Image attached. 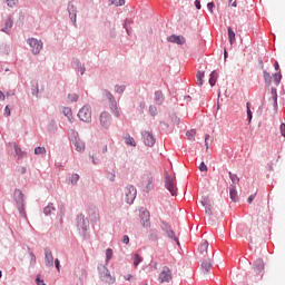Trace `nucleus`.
<instances>
[{
	"label": "nucleus",
	"instance_id": "obj_2",
	"mask_svg": "<svg viewBox=\"0 0 285 285\" xmlns=\"http://www.w3.org/2000/svg\"><path fill=\"white\" fill-rule=\"evenodd\" d=\"M69 135V141L71 146H73L75 150L77 153H83L86 150V142L82 141L81 138H79V132H77L75 129H70L68 131Z\"/></svg>",
	"mask_w": 285,
	"mask_h": 285
},
{
	"label": "nucleus",
	"instance_id": "obj_13",
	"mask_svg": "<svg viewBox=\"0 0 285 285\" xmlns=\"http://www.w3.org/2000/svg\"><path fill=\"white\" fill-rule=\"evenodd\" d=\"M71 66L76 72H80L81 76L86 75V66L78 58H73Z\"/></svg>",
	"mask_w": 285,
	"mask_h": 285
},
{
	"label": "nucleus",
	"instance_id": "obj_39",
	"mask_svg": "<svg viewBox=\"0 0 285 285\" xmlns=\"http://www.w3.org/2000/svg\"><path fill=\"white\" fill-rule=\"evenodd\" d=\"M149 115H150L151 117H157V115H158L157 106H155V105H150V106H149Z\"/></svg>",
	"mask_w": 285,
	"mask_h": 285
},
{
	"label": "nucleus",
	"instance_id": "obj_11",
	"mask_svg": "<svg viewBox=\"0 0 285 285\" xmlns=\"http://www.w3.org/2000/svg\"><path fill=\"white\" fill-rule=\"evenodd\" d=\"M141 137L144 139V144L145 146H149V148H153V146H155V136H153V132L150 131H141Z\"/></svg>",
	"mask_w": 285,
	"mask_h": 285
},
{
	"label": "nucleus",
	"instance_id": "obj_56",
	"mask_svg": "<svg viewBox=\"0 0 285 285\" xmlns=\"http://www.w3.org/2000/svg\"><path fill=\"white\" fill-rule=\"evenodd\" d=\"M271 91H272V99H277V88L272 87Z\"/></svg>",
	"mask_w": 285,
	"mask_h": 285
},
{
	"label": "nucleus",
	"instance_id": "obj_45",
	"mask_svg": "<svg viewBox=\"0 0 285 285\" xmlns=\"http://www.w3.org/2000/svg\"><path fill=\"white\" fill-rule=\"evenodd\" d=\"M110 110L115 115V117H121V114L119 112V109L117 108V102H116L115 107L110 106Z\"/></svg>",
	"mask_w": 285,
	"mask_h": 285
},
{
	"label": "nucleus",
	"instance_id": "obj_24",
	"mask_svg": "<svg viewBox=\"0 0 285 285\" xmlns=\"http://www.w3.org/2000/svg\"><path fill=\"white\" fill-rule=\"evenodd\" d=\"M58 217H60V222H63V217H66V205L63 203L58 204Z\"/></svg>",
	"mask_w": 285,
	"mask_h": 285
},
{
	"label": "nucleus",
	"instance_id": "obj_47",
	"mask_svg": "<svg viewBox=\"0 0 285 285\" xmlns=\"http://www.w3.org/2000/svg\"><path fill=\"white\" fill-rule=\"evenodd\" d=\"M77 181H79V174H72V175H71V180H70V183H71L73 186H77Z\"/></svg>",
	"mask_w": 285,
	"mask_h": 285
},
{
	"label": "nucleus",
	"instance_id": "obj_50",
	"mask_svg": "<svg viewBox=\"0 0 285 285\" xmlns=\"http://www.w3.org/2000/svg\"><path fill=\"white\" fill-rule=\"evenodd\" d=\"M4 1L9 8H14V6L19 3V0H4Z\"/></svg>",
	"mask_w": 285,
	"mask_h": 285
},
{
	"label": "nucleus",
	"instance_id": "obj_28",
	"mask_svg": "<svg viewBox=\"0 0 285 285\" xmlns=\"http://www.w3.org/2000/svg\"><path fill=\"white\" fill-rule=\"evenodd\" d=\"M124 139H125V144H126L127 146H132V147L137 146V142L135 141V138H132V137L130 136V134H126L125 137H124Z\"/></svg>",
	"mask_w": 285,
	"mask_h": 285
},
{
	"label": "nucleus",
	"instance_id": "obj_55",
	"mask_svg": "<svg viewBox=\"0 0 285 285\" xmlns=\"http://www.w3.org/2000/svg\"><path fill=\"white\" fill-rule=\"evenodd\" d=\"M55 266H56V268H57V271L59 273L61 271V262L59 261V258L55 259Z\"/></svg>",
	"mask_w": 285,
	"mask_h": 285
},
{
	"label": "nucleus",
	"instance_id": "obj_15",
	"mask_svg": "<svg viewBox=\"0 0 285 285\" xmlns=\"http://www.w3.org/2000/svg\"><path fill=\"white\" fill-rule=\"evenodd\" d=\"M253 271L255 275H262V271H264V261L262 258L254 261Z\"/></svg>",
	"mask_w": 285,
	"mask_h": 285
},
{
	"label": "nucleus",
	"instance_id": "obj_17",
	"mask_svg": "<svg viewBox=\"0 0 285 285\" xmlns=\"http://www.w3.org/2000/svg\"><path fill=\"white\" fill-rule=\"evenodd\" d=\"M140 219L145 228H148V226H150V213L148 210H144L140 213Z\"/></svg>",
	"mask_w": 285,
	"mask_h": 285
},
{
	"label": "nucleus",
	"instance_id": "obj_59",
	"mask_svg": "<svg viewBox=\"0 0 285 285\" xmlns=\"http://www.w3.org/2000/svg\"><path fill=\"white\" fill-rule=\"evenodd\" d=\"M10 115H11L10 106L7 105L4 108V117H10Z\"/></svg>",
	"mask_w": 285,
	"mask_h": 285
},
{
	"label": "nucleus",
	"instance_id": "obj_46",
	"mask_svg": "<svg viewBox=\"0 0 285 285\" xmlns=\"http://www.w3.org/2000/svg\"><path fill=\"white\" fill-rule=\"evenodd\" d=\"M112 259V248L106 249V262H110Z\"/></svg>",
	"mask_w": 285,
	"mask_h": 285
},
{
	"label": "nucleus",
	"instance_id": "obj_3",
	"mask_svg": "<svg viewBox=\"0 0 285 285\" xmlns=\"http://www.w3.org/2000/svg\"><path fill=\"white\" fill-rule=\"evenodd\" d=\"M164 177H165V188H167L171 197H177V180L175 179V176L168 174V171H165Z\"/></svg>",
	"mask_w": 285,
	"mask_h": 285
},
{
	"label": "nucleus",
	"instance_id": "obj_14",
	"mask_svg": "<svg viewBox=\"0 0 285 285\" xmlns=\"http://www.w3.org/2000/svg\"><path fill=\"white\" fill-rule=\"evenodd\" d=\"M167 41L169 43H176L177 46H184V43H186V38L184 36L171 35L167 37Z\"/></svg>",
	"mask_w": 285,
	"mask_h": 285
},
{
	"label": "nucleus",
	"instance_id": "obj_20",
	"mask_svg": "<svg viewBox=\"0 0 285 285\" xmlns=\"http://www.w3.org/2000/svg\"><path fill=\"white\" fill-rule=\"evenodd\" d=\"M13 148L18 159H23V157L28 156V154L23 151L19 145H17V142L13 144Z\"/></svg>",
	"mask_w": 285,
	"mask_h": 285
},
{
	"label": "nucleus",
	"instance_id": "obj_43",
	"mask_svg": "<svg viewBox=\"0 0 285 285\" xmlns=\"http://www.w3.org/2000/svg\"><path fill=\"white\" fill-rule=\"evenodd\" d=\"M116 175H115V171H107L106 174V178L109 180V181H115L116 179Z\"/></svg>",
	"mask_w": 285,
	"mask_h": 285
},
{
	"label": "nucleus",
	"instance_id": "obj_64",
	"mask_svg": "<svg viewBox=\"0 0 285 285\" xmlns=\"http://www.w3.org/2000/svg\"><path fill=\"white\" fill-rule=\"evenodd\" d=\"M253 202H255V195H250V196L247 198V203H248V204H253Z\"/></svg>",
	"mask_w": 285,
	"mask_h": 285
},
{
	"label": "nucleus",
	"instance_id": "obj_23",
	"mask_svg": "<svg viewBox=\"0 0 285 285\" xmlns=\"http://www.w3.org/2000/svg\"><path fill=\"white\" fill-rule=\"evenodd\" d=\"M55 210H57V208L55 207V204L49 203V204L43 208V215H46V217H49V215H52V213H55Z\"/></svg>",
	"mask_w": 285,
	"mask_h": 285
},
{
	"label": "nucleus",
	"instance_id": "obj_8",
	"mask_svg": "<svg viewBox=\"0 0 285 285\" xmlns=\"http://www.w3.org/2000/svg\"><path fill=\"white\" fill-rule=\"evenodd\" d=\"M28 43L31 48L32 55H39L43 48V42H41V40H37V38H29Z\"/></svg>",
	"mask_w": 285,
	"mask_h": 285
},
{
	"label": "nucleus",
	"instance_id": "obj_19",
	"mask_svg": "<svg viewBox=\"0 0 285 285\" xmlns=\"http://www.w3.org/2000/svg\"><path fill=\"white\" fill-rule=\"evenodd\" d=\"M229 197L234 203L239 202V196H237V186L235 185L229 186Z\"/></svg>",
	"mask_w": 285,
	"mask_h": 285
},
{
	"label": "nucleus",
	"instance_id": "obj_62",
	"mask_svg": "<svg viewBox=\"0 0 285 285\" xmlns=\"http://www.w3.org/2000/svg\"><path fill=\"white\" fill-rule=\"evenodd\" d=\"M36 284H37V285H46V283L43 282V279H41V277H39V276L36 277Z\"/></svg>",
	"mask_w": 285,
	"mask_h": 285
},
{
	"label": "nucleus",
	"instance_id": "obj_42",
	"mask_svg": "<svg viewBox=\"0 0 285 285\" xmlns=\"http://www.w3.org/2000/svg\"><path fill=\"white\" fill-rule=\"evenodd\" d=\"M170 229H173V227H170V225H168V223L166 222H161V230H164V233H168Z\"/></svg>",
	"mask_w": 285,
	"mask_h": 285
},
{
	"label": "nucleus",
	"instance_id": "obj_54",
	"mask_svg": "<svg viewBox=\"0 0 285 285\" xmlns=\"http://www.w3.org/2000/svg\"><path fill=\"white\" fill-rule=\"evenodd\" d=\"M214 8H215V2H208L207 3V10L210 12V14H213Z\"/></svg>",
	"mask_w": 285,
	"mask_h": 285
},
{
	"label": "nucleus",
	"instance_id": "obj_33",
	"mask_svg": "<svg viewBox=\"0 0 285 285\" xmlns=\"http://www.w3.org/2000/svg\"><path fill=\"white\" fill-rule=\"evenodd\" d=\"M149 239H150V242H157V239H159V234H158L157 229H150Z\"/></svg>",
	"mask_w": 285,
	"mask_h": 285
},
{
	"label": "nucleus",
	"instance_id": "obj_61",
	"mask_svg": "<svg viewBox=\"0 0 285 285\" xmlns=\"http://www.w3.org/2000/svg\"><path fill=\"white\" fill-rule=\"evenodd\" d=\"M194 6H195L196 10H202V1L195 0Z\"/></svg>",
	"mask_w": 285,
	"mask_h": 285
},
{
	"label": "nucleus",
	"instance_id": "obj_51",
	"mask_svg": "<svg viewBox=\"0 0 285 285\" xmlns=\"http://www.w3.org/2000/svg\"><path fill=\"white\" fill-rule=\"evenodd\" d=\"M198 169L200 173H208V166H206V163L202 161Z\"/></svg>",
	"mask_w": 285,
	"mask_h": 285
},
{
	"label": "nucleus",
	"instance_id": "obj_58",
	"mask_svg": "<svg viewBox=\"0 0 285 285\" xmlns=\"http://www.w3.org/2000/svg\"><path fill=\"white\" fill-rule=\"evenodd\" d=\"M279 131H281L282 137H285V124L284 122L281 124Z\"/></svg>",
	"mask_w": 285,
	"mask_h": 285
},
{
	"label": "nucleus",
	"instance_id": "obj_9",
	"mask_svg": "<svg viewBox=\"0 0 285 285\" xmlns=\"http://www.w3.org/2000/svg\"><path fill=\"white\" fill-rule=\"evenodd\" d=\"M111 124H112V116L110 115V112L102 111L100 114V126H102L105 130H108Z\"/></svg>",
	"mask_w": 285,
	"mask_h": 285
},
{
	"label": "nucleus",
	"instance_id": "obj_25",
	"mask_svg": "<svg viewBox=\"0 0 285 285\" xmlns=\"http://www.w3.org/2000/svg\"><path fill=\"white\" fill-rule=\"evenodd\" d=\"M198 253H200V255H204V257H206V254L208 253V240H204L198 246ZM204 253H206V254H204Z\"/></svg>",
	"mask_w": 285,
	"mask_h": 285
},
{
	"label": "nucleus",
	"instance_id": "obj_18",
	"mask_svg": "<svg viewBox=\"0 0 285 285\" xmlns=\"http://www.w3.org/2000/svg\"><path fill=\"white\" fill-rule=\"evenodd\" d=\"M102 95H104V97H106L108 99L109 106L115 108V106L117 104V100L115 99V96H112V94L108 89L102 90Z\"/></svg>",
	"mask_w": 285,
	"mask_h": 285
},
{
	"label": "nucleus",
	"instance_id": "obj_31",
	"mask_svg": "<svg viewBox=\"0 0 285 285\" xmlns=\"http://www.w3.org/2000/svg\"><path fill=\"white\" fill-rule=\"evenodd\" d=\"M228 176L233 184L232 186H237V184H239V177L237 176V174H233V171H228Z\"/></svg>",
	"mask_w": 285,
	"mask_h": 285
},
{
	"label": "nucleus",
	"instance_id": "obj_36",
	"mask_svg": "<svg viewBox=\"0 0 285 285\" xmlns=\"http://www.w3.org/2000/svg\"><path fill=\"white\" fill-rule=\"evenodd\" d=\"M125 91H126V85L115 86V92H117L118 95H124Z\"/></svg>",
	"mask_w": 285,
	"mask_h": 285
},
{
	"label": "nucleus",
	"instance_id": "obj_53",
	"mask_svg": "<svg viewBox=\"0 0 285 285\" xmlns=\"http://www.w3.org/2000/svg\"><path fill=\"white\" fill-rule=\"evenodd\" d=\"M114 6H126V0H112Z\"/></svg>",
	"mask_w": 285,
	"mask_h": 285
},
{
	"label": "nucleus",
	"instance_id": "obj_29",
	"mask_svg": "<svg viewBox=\"0 0 285 285\" xmlns=\"http://www.w3.org/2000/svg\"><path fill=\"white\" fill-rule=\"evenodd\" d=\"M227 35H228L229 43L230 46H233V43H235L236 41V38H235V31L233 30L232 27H227Z\"/></svg>",
	"mask_w": 285,
	"mask_h": 285
},
{
	"label": "nucleus",
	"instance_id": "obj_21",
	"mask_svg": "<svg viewBox=\"0 0 285 285\" xmlns=\"http://www.w3.org/2000/svg\"><path fill=\"white\" fill-rule=\"evenodd\" d=\"M263 77L265 80L266 88H271V85L273 83V76H271V72L263 70Z\"/></svg>",
	"mask_w": 285,
	"mask_h": 285
},
{
	"label": "nucleus",
	"instance_id": "obj_52",
	"mask_svg": "<svg viewBox=\"0 0 285 285\" xmlns=\"http://www.w3.org/2000/svg\"><path fill=\"white\" fill-rule=\"evenodd\" d=\"M67 10H68V12H77V7H75V4L72 2H69Z\"/></svg>",
	"mask_w": 285,
	"mask_h": 285
},
{
	"label": "nucleus",
	"instance_id": "obj_7",
	"mask_svg": "<svg viewBox=\"0 0 285 285\" xmlns=\"http://www.w3.org/2000/svg\"><path fill=\"white\" fill-rule=\"evenodd\" d=\"M89 222L88 218H86V216H83V214H79L76 217V226L78 228V230H81L82 233H86V230H88V226H89Z\"/></svg>",
	"mask_w": 285,
	"mask_h": 285
},
{
	"label": "nucleus",
	"instance_id": "obj_10",
	"mask_svg": "<svg viewBox=\"0 0 285 285\" xmlns=\"http://www.w3.org/2000/svg\"><path fill=\"white\" fill-rule=\"evenodd\" d=\"M158 279L160 284H164L165 282H170V279H173V272H170V267L164 266Z\"/></svg>",
	"mask_w": 285,
	"mask_h": 285
},
{
	"label": "nucleus",
	"instance_id": "obj_16",
	"mask_svg": "<svg viewBox=\"0 0 285 285\" xmlns=\"http://www.w3.org/2000/svg\"><path fill=\"white\" fill-rule=\"evenodd\" d=\"M154 100L157 106H163L166 101V96H164V91L157 90L154 94Z\"/></svg>",
	"mask_w": 285,
	"mask_h": 285
},
{
	"label": "nucleus",
	"instance_id": "obj_4",
	"mask_svg": "<svg viewBox=\"0 0 285 285\" xmlns=\"http://www.w3.org/2000/svg\"><path fill=\"white\" fill-rule=\"evenodd\" d=\"M135 199H137V188L134 185H127L125 187V202L126 204H135Z\"/></svg>",
	"mask_w": 285,
	"mask_h": 285
},
{
	"label": "nucleus",
	"instance_id": "obj_35",
	"mask_svg": "<svg viewBox=\"0 0 285 285\" xmlns=\"http://www.w3.org/2000/svg\"><path fill=\"white\" fill-rule=\"evenodd\" d=\"M167 237H169V239H174V242H176L179 245V238H177V236H175V230L170 229L168 232H166Z\"/></svg>",
	"mask_w": 285,
	"mask_h": 285
},
{
	"label": "nucleus",
	"instance_id": "obj_44",
	"mask_svg": "<svg viewBox=\"0 0 285 285\" xmlns=\"http://www.w3.org/2000/svg\"><path fill=\"white\" fill-rule=\"evenodd\" d=\"M35 155H46V148L45 147H36Z\"/></svg>",
	"mask_w": 285,
	"mask_h": 285
},
{
	"label": "nucleus",
	"instance_id": "obj_40",
	"mask_svg": "<svg viewBox=\"0 0 285 285\" xmlns=\"http://www.w3.org/2000/svg\"><path fill=\"white\" fill-rule=\"evenodd\" d=\"M69 19L75 26V28H77V12H69Z\"/></svg>",
	"mask_w": 285,
	"mask_h": 285
},
{
	"label": "nucleus",
	"instance_id": "obj_32",
	"mask_svg": "<svg viewBox=\"0 0 285 285\" xmlns=\"http://www.w3.org/2000/svg\"><path fill=\"white\" fill-rule=\"evenodd\" d=\"M132 259L135 268H137V266H139L141 262H144V258L137 253L132 255Z\"/></svg>",
	"mask_w": 285,
	"mask_h": 285
},
{
	"label": "nucleus",
	"instance_id": "obj_63",
	"mask_svg": "<svg viewBox=\"0 0 285 285\" xmlns=\"http://www.w3.org/2000/svg\"><path fill=\"white\" fill-rule=\"evenodd\" d=\"M186 136L188 137V139H193V137H195V130L187 131Z\"/></svg>",
	"mask_w": 285,
	"mask_h": 285
},
{
	"label": "nucleus",
	"instance_id": "obj_48",
	"mask_svg": "<svg viewBox=\"0 0 285 285\" xmlns=\"http://www.w3.org/2000/svg\"><path fill=\"white\" fill-rule=\"evenodd\" d=\"M68 99H70V101H72V102H77V101H79V95H77V94H69L68 95Z\"/></svg>",
	"mask_w": 285,
	"mask_h": 285
},
{
	"label": "nucleus",
	"instance_id": "obj_5",
	"mask_svg": "<svg viewBox=\"0 0 285 285\" xmlns=\"http://www.w3.org/2000/svg\"><path fill=\"white\" fill-rule=\"evenodd\" d=\"M78 117L80 121H85L86 124H90L92 121V110L90 109V106L86 105L83 106L79 112Z\"/></svg>",
	"mask_w": 285,
	"mask_h": 285
},
{
	"label": "nucleus",
	"instance_id": "obj_27",
	"mask_svg": "<svg viewBox=\"0 0 285 285\" xmlns=\"http://www.w3.org/2000/svg\"><path fill=\"white\" fill-rule=\"evenodd\" d=\"M200 266L204 273H210V269L213 268V263H210V261H204Z\"/></svg>",
	"mask_w": 285,
	"mask_h": 285
},
{
	"label": "nucleus",
	"instance_id": "obj_60",
	"mask_svg": "<svg viewBox=\"0 0 285 285\" xmlns=\"http://www.w3.org/2000/svg\"><path fill=\"white\" fill-rule=\"evenodd\" d=\"M121 242L122 244H130V237H128V235H124Z\"/></svg>",
	"mask_w": 285,
	"mask_h": 285
},
{
	"label": "nucleus",
	"instance_id": "obj_6",
	"mask_svg": "<svg viewBox=\"0 0 285 285\" xmlns=\"http://www.w3.org/2000/svg\"><path fill=\"white\" fill-rule=\"evenodd\" d=\"M99 275L101 282H106V284H115V278L110 275V271H108L107 266L98 267Z\"/></svg>",
	"mask_w": 285,
	"mask_h": 285
},
{
	"label": "nucleus",
	"instance_id": "obj_41",
	"mask_svg": "<svg viewBox=\"0 0 285 285\" xmlns=\"http://www.w3.org/2000/svg\"><path fill=\"white\" fill-rule=\"evenodd\" d=\"M4 26L7 28H9L10 30H12V26H14V21L12 20V17H9L6 21H4Z\"/></svg>",
	"mask_w": 285,
	"mask_h": 285
},
{
	"label": "nucleus",
	"instance_id": "obj_26",
	"mask_svg": "<svg viewBox=\"0 0 285 285\" xmlns=\"http://www.w3.org/2000/svg\"><path fill=\"white\" fill-rule=\"evenodd\" d=\"M206 72L205 71H197L196 73V79H197V86L202 87L204 86V77H205Z\"/></svg>",
	"mask_w": 285,
	"mask_h": 285
},
{
	"label": "nucleus",
	"instance_id": "obj_49",
	"mask_svg": "<svg viewBox=\"0 0 285 285\" xmlns=\"http://www.w3.org/2000/svg\"><path fill=\"white\" fill-rule=\"evenodd\" d=\"M130 23H131L130 19H126L124 24H122L127 35H130V28H128V26H130Z\"/></svg>",
	"mask_w": 285,
	"mask_h": 285
},
{
	"label": "nucleus",
	"instance_id": "obj_1",
	"mask_svg": "<svg viewBox=\"0 0 285 285\" xmlns=\"http://www.w3.org/2000/svg\"><path fill=\"white\" fill-rule=\"evenodd\" d=\"M13 200L16 202L20 216L26 219L28 217V215L26 214V195L23 194V191H21V189H14Z\"/></svg>",
	"mask_w": 285,
	"mask_h": 285
},
{
	"label": "nucleus",
	"instance_id": "obj_38",
	"mask_svg": "<svg viewBox=\"0 0 285 285\" xmlns=\"http://www.w3.org/2000/svg\"><path fill=\"white\" fill-rule=\"evenodd\" d=\"M62 114L65 115V117H67L70 121V117H72V109H70V107H63L62 109Z\"/></svg>",
	"mask_w": 285,
	"mask_h": 285
},
{
	"label": "nucleus",
	"instance_id": "obj_37",
	"mask_svg": "<svg viewBox=\"0 0 285 285\" xmlns=\"http://www.w3.org/2000/svg\"><path fill=\"white\" fill-rule=\"evenodd\" d=\"M281 81H282V71H278V72L274 73L275 86H279Z\"/></svg>",
	"mask_w": 285,
	"mask_h": 285
},
{
	"label": "nucleus",
	"instance_id": "obj_12",
	"mask_svg": "<svg viewBox=\"0 0 285 285\" xmlns=\"http://www.w3.org/2000/svg\"><path fill=\"white\" fill-rule=\"evenodd\" d=\"M45 264L48 268H52L55 266V256H52L50 247L45 248Z\"/></svg>",
	"mask_w": 285,
	"mask_h": 285
},
{
	"label": "nucleus",
	"instance_id": "obj_57",
	"mask_svg": "<svg viewBox=\"0 0 285 285\" xmlns=\"http://www.w3.org/2000/svg\"><path fill=\"white\" fill-rule=\"evenodd\" d=\"M206 215H213V208H210V204L205 207Z\"/></svg>",
	"mask_w": 285,
	"mask_h": 285
},
{
	"label": "nucleus",
	"instance_id": "obj_34",
	"mask_svg": "<svg viewBox=\"0 0 285 285\" xmlns=\"http://www.w3.org/2000/svg\"><path fill=\"white\" fill-rule=\"evenodd\" d=\"M246 110H247V120L248 124L253 121V111L250 110V102H246Z\"/></svg>",
	"mask_w": 285,
	"mask_h": 285
},
{
	"label": "nucleus",
	"instance_id": "obj_22",
	"mask_svg": "<svg viewBox=\"0 0 285 285\" xmlns=\"http://www.w3.org/2000/svg\"><path fill=\"white\" fill-rule=\"evenodd\" d=\"M31 95L39 97V81L37 80H31Z\"/></svg>",
	"mask_w": 285,
	"mask_h": 285
},
{
	"label": "nucleus",
	"instance_id": "obj_30",
	"mask_svg": "<svg viewBox=\"0 0 285 285\" xmlns=\"http://www.w3.org/2000/svg\"><path fill=\"white\" fill-rule=\"evenodd\" d=\"M217 77H218V73L217 71H212L210 75H209V86H212V88L215 86V83H217Z\"/></svg>",
	"mask_w": 285,
	"mask_h": 285
}]
</instances>
